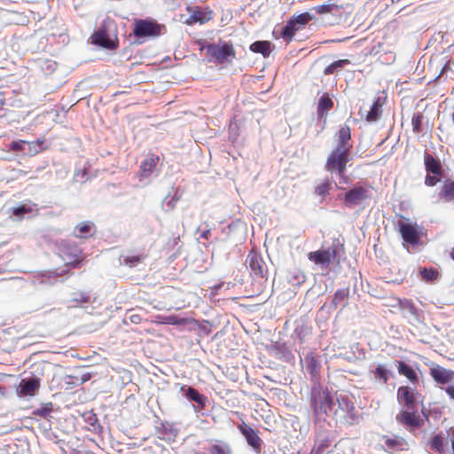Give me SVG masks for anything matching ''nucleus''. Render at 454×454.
<instances>
[{"instance_id": "26", "label": "nucleus", "mask_w": 454, "mask_h": 454, "mask_svg": "<svg viewBox=\"0 0 454 454\" xmlns=\"http://www.w3.org/2000/svg\"><path fill=\"white\" fill-rule=\"evenodd\" d=\"M184 395L189 400L195 402L200 410L205 409L207 403V397L200 394L196 388L192 387H187Z\"/></svg>"}, {"instance_id": "5", "label": "nucleus", "mask_w": 454, "mask_h": 454, "mask_svg": "<svg viewBox=\"0 0 454 454\" xmlns=\"http://www.w3.org/2000/svg\"><path fill=\"white\" fill-rule=\"evenodd\" d=\"M163 27L153 19L136 20L133 24V35L137 38L155 37L161 34Z\"/></svg>"}, {"instance_id": "32", "label": "nucleus", "mask_w": 454, "mask_h": 454, "mask_svg": "<svg viewBox=\"0 0 454 454\" xmlns=\"http://www.w3.org/2000/svg\"><path fill=\"white\" fill-rule=\"evenodd\" d=\"M441 199L445 201H451L454 200V181L451 179H446L441 186V192L439 193Z\"/></svg>"}, {"instance_id": "16", "label": "nucleus", "mask_w": 454, "mask_h": 454, "mask_svg": "<svg viewBox=\"0 0 454 454\" xmlns=\"http://www.w3.org/2000/svg\"><path fill=\"white\" fill-rule=\"evenodd\" d=\"M396 420L404 426L418 428L421 426L422 420L417 411L412 410L402 411L397 416Z\"/></svg>"}, {"instance_id": "34", "label": "nucleus", "mask_w": 454, "mask_h": 454, "mask_svg": "<svg viewBox=\"0 0 454 454\" xmlns=\"http://www.w3.org/2000/svg\"><path fill=\"white\" fill-rule=\"evenodd\" d=\"M44 142V138H38L35 141L27 142V145H28V153L30 155H35L45 151L47 147L43 145Z\"/></svg>"}, {"instance_id": "51", "label": "nucleus", "mask_w": 454, "mask_h": 454, "mask_svg": "<svg viewBox=\"0 0 454 454\" xmlns=\"http://www.w3.org/2000/svg\"><path fill=\"white\" fill-rule=\"evenodd\" d=\"M445 391L448 394V395L454 400V386H449L448 387H446Z\"/></svg>"}, {"instance_id": "10", "label": "nucleus", "mask_w": 454, "mask_h": 454, "mask_svg": "<svg viewBox=\"0 0 454 454\" xmlns=\"http://www.w3.org/2000/svg\"><path fill=\"white\" fill-rule=\"evenodd\" d=\"M337 247L335 246H332L327 249H319L309 253L308 258L317 265L328 267L332 261L337 257Z\"/></svg>"}, {"instance_id": "8", "label": "nucleus", "mask_w": 454, "mask_h": 454, "mask_svg": "<svg viewBox=\"0 0 454 454\" xmlns=\"http://www.w3.org/2000/svg\"><path fill=\"white\" fill-rule=\"evenodd\" d=\"M369 198V189L363 185L356 184L344 194L343 202L346 207H354Z\"/></svg>"}, {"instance_id": "43", "label": "nucleus", "mask_w": 454, "mask_h": 454, "mask_svg": "<svg viewBox=\"0 0 454 454\" xmlns=\"http://www.w3.org/2000/svg\"><path fill=\"white\" fill-rule=\"evenodd\" d=\"M438 275V270L434 268H423L420 270V276L426 281H434L437 278Z\"/></svg>"}, {"instance_id": "18", "label": "nucleus", "mask_w": 454, "mask_h": 454, "mask_svg": "<svg viewBox=\"0 0 454 454\" xmlns=\"http://www.w3.org/2000/svg\"><path fill=\"white\" fill-rule=\"evenodd\" d=\"M40 387V380L38 378H31L22 380L20 383V394L23 396H33Z\"/></svg>"}, {"instance_id": "47", "label": "nucleus", "mask_w": 454, "mask_h": 454, "mask_svg": "<svg viewBox=\"0 0 454 454\" xmlns=\"http://www.w3.org/2000/svg\"><path fill=\"white\" fill-rule=\"evenodd\" d=\"M442 176H436V175H430L427 173V175L425 177V184L427 186H434L441 181Z\"/></svg>"}, {"instance_id": "35", "label": "nucleus", "mask_w": 454, "mask_h": 454, "mask_svg": "<svg viewBox=\"0 0 454 454\" xmlns=\"http://www.w3.org/2000/svg\"><path fill=\"white\" fill-rule=\"evenodd\" d=\"M189 20H190L188 21V23H190V24L196 23V22L202 24V23L207 22L210 20V17L207 16V14L205 13L204 12H202L200 9L196 7L191 12Z\"/></svg>"}, {"instance_id": "46", "label": "nucleus", "mask_w": 454, "mask_h": 454, "mask_svg": "<svg viewBox=\"0 0 454 454\" xmlns=\"http://www.w3.org/2000/svg\"><path fill=\"white\" fill-rule=\"evenodd\" d=\"M90 301V296L87 293L80 292L77 294H74L73 301L76 304H82V303H88Z\"/></svg>"}, {"instance_id": "55", "label": "nucleus", "mask_w": 454, "mask_h": 454, "mask_svg": "<svg viewBox=\"0 0 454 454\" xmlns=\"http://www.w3.org/2000/svg\"><path fill=\"white\" fill-rule=\"evenodd\" d=\"M452 121H454V113L452 114Z\"/></svg>"}, {"instance_id": "52", "label": "nucleus", "mask_w": 454, "mask_h": 454, "mask_svg": "<svg viewBox=\"0 0 454 454\" xmlns=\"http://www.w3.org/2000/svg\"><path fill=\"white\" fill-rule=\"evenodd\" d=\"M186 321V319L174 320V317H168V323L180 325Z\"/></svg>"}, {"instance_id": "3", "label": "nucleus", "mask_w": 454, "mask_h": 454, "mask_svg": "<svg viewBox=\"0 0 454 454\" xmlns=\"http://www.w3.org/2000/svg\"><path fill=\"white\" fill-rule=\"evenodd\" d=\"M349 160V153L333 149L327 157L325 168L331 174L336 173L340 177V183L347 184L349 180L346 175V170Z\"/></svg>"}, {"instance_id": "7", "label": "nucleus", "mask_w": 454, "mask_h": 454, "mask_svg": "<svg viewBox=\"0 0 454 454\" xmlns=\"http://www.w3.org/2000/svg\"><path fill=\"white\" fill-rule=\"evenodd\" d=\"M398 231L403 241L416 245L419 243L420 236L416 223H412L409 219L402 217L397 223Z\"/></svg>"}, {"instance_id": "36", "label": "nucleus", "mask_w": 454, "mask_h": 454, "mask_svg": "<svg viewBox=\"0 0 454 454\" xmlns=\"http://www.w3.org/2000/svg\"><path fill=\"white\" fill-rule=\"evenodd\" d=\"M331 189L332 184L328 178H325L315 187V194L324 199L329 194Z\"/></svg>"}, {"instance_id": "54", "label": "nucleus", "mask_w": 454, "mask_h": 454, "mask_svg": "<svg viewBox=\"0 0 454 454\" xmlns=\"http://www.w3.org/2000/svg\"><path fill=\"white\" fill-rule=\"evenodd\" d=\"M179 240H180L179 236H177V237H174V238L172 239V240H169V241H168V244H170V242H172V247H174V246H176V245L178 243V241H179Z\"/></svg>"}, {"instance_id": "9", "label": "nucleus", "mask_w": 454, "mask_h": 454, "mask_svg": "<svg viewBox=\"0 0 454 454\" xmlns=\"http://www.w3.org/2000/svg\"><path fill=\"white\" fill-rule=\"evenodd\" d=\"M238 429L245 437L247 444L257 453H261L262 448V440L258 435V431L254 430L246 422L242 421L238 425Z\"/></svg>"}, {"instance_id": "40", "label": "nucleus", "mask_w": 454, "mask_h": 454, "mask_svg": "<svg viewBox=\"0 0 454 454\" xmlns=\"http://www.w3.org/2000/svg\"><path fill=\"white\" fill-rule=\"evenodd\" d=\"M312 20H314V16L309 12L301 13L292 19L297 26H301V29Z\"/></svg>"}, {"instance_id": "49", "label": "nucleus", "mask_w": 454, "mask_h": 454, "mask_svg": "<svg viewBox=\"0 0 454 454\" xmlns=\"http://www.w3.org/2000/svg\"><path fill=\"white\" fill-rule=\"evenodd\" d=\"M52 409L51 407H43L40 410H37L35 414L45 417L49 413H51Z\"/></svg>"}, {"instance_id": "41", "label": "nucleus", "mask_w": 454, "mask_h": 454, "mask_svg": "<svg viewBox=\"0 0 454 454\" xmlns=\"http://www.w3.org/2000/svg\"><path fill=\"white\" fill-rule=\"evenodd\" d=\"M398 307L402 309H408L411 313H416V307L411 300L394 298Z\"/></svg>"}, {"instance_id": "19", "label": "nucleus", "mask_w": 454, "mask_h": 454, "mask_svg": "<svg viewBox=\"0 0 454 454\" xmlns=\"http://www.w3.org/2000/svg\"><path fill=\"white\" fill-rule=\"evenodd\" d=\"M160 161V157L153 153H149L145 160L140 165V176L149 177Z\"/></svg>"}, {"instance_id": "4", "label": "nucleus", "mask_w": 454, "mask_h": 454, "mask_svg": "<svg viewBox=\"0 0 454 454\" xmlns=\"http://www.w3.org/2000/svg\"><path fill=\"white\" fill-rule=\"evenodd\" d=\"M59 254L66 266L74 269L80 268L86 258L81 247L74 242L66 240L60 242Z\"/></svg>"}, {"instance_id": "27", "label": "nucleus", "mask_w": 454, "mask_h": 454, "mask_svg": "<svg viewBox=\"0 0 454 454\" xmlns=\"http://www.w3.org/2000/svg\"><path fill=\"white\" fill-rule=\"evenodd\" d=\"M306 369L312 377L316 376L320 368V362L315 352H309L304 358Z\"/></svg>"}, {"instance_id": "28", "label": "nucleus", "mask_w": 454, "mask_h": 454, "mask_svg": "<svg viewBox=\"0 0 454 454\" xmlns=\"http://www.w3.org/2000/svg\"><path fill=\"white\" fill-rule=\"evenodd\" d=\"M121 258V264L129 268H133L142 263L145 260L146 254L131 253L122 255Z\"/></svg>"}, {"instance_id": "13", "label": "nucleus", "mask_w": 454, "mask_h": 454, "mask_svg": "<svg viewBox=\"0 0 454 454\" xmlns=\"http://www.w3.org/2000/svg\"><path fill=\"white\" fill-rule=\"evenodd\" d=\"M417 392L409 386H401L397 389V401L408 410H414L417 404Z\"/></svg>"}, {"instance_id": "42", "label": "nucleus", "mask_w": 454, "mask_h": 454, "mask_svg": "<svg viewBox=\"0 0 454 454\" xmlns=\"http://www.w3.org/2000/svg\"><path fill=\"white\" fill-rule=\"evenodd\" d=\"M348 291L345 289H339L337 290L333 297L332 303L336 308L338 305H340L342 301L348 299Z\"/></svg>"}, {"instance_id": "53", "label": "nucleus", "mask_w": 454, "mask_h": 454, "mask_svg": "<svg viewBox=\"0 0 454 454\" xmlns=\"http://www.w3.org/2000/svg\"><path fill=\"white\" fill-rule=\"evenodd\" d=\"M209 236H210V230L209 229H207L206 231H203L201 232V234H200V238L205 239H208Z\"/></svg>"}, {"instance_id": "24", "label": "nucleus", "mask_w": 454, "mask_h": 454, "mask_svg": "<svg viewBox=\"0 0 454 454\" xmlns=\"http://www.w3.org/2000/svg\"><path fill=\"white\" fill-rule=\"evenodd\" d=\"M274 49V45L270 41H256L249 46V50L254 53H260L264 58L270 55Z\"/></svg>"}, {"instance_id": "15", "label": "nucleus", "mask_w": 454, "mask_h": 454, "mask_svg": "<svg viewBox=\"0 0 454 454\" xmlns=\"http://www.w3.org/2000/svg\"><path fill=\"white\" fill-rule=\"evenodd\" d=\"M429 374L438 384H447L454 380V372L445 369L438 364L430 367Z\"/></svg>"}, {"instance_id": "50", "label": "nucleus", "mask_w": 454, "mask_h": 454, "mask_svg": "<svg viewBox=\"0 0 454 454\" xmlns=\"http://www.w3.org/2000/svg\"><path fill=\"white\" fill-rule=\"evenodd\" d=\"M129 321L132 324H140L142 321V317L139 314H132L129 316Z\"/></svg>"}, {"instance_id": "20", "label": "nucleus", "mask_w": 454, "mask_h": 454, "mask_svg": "<svg viewBox=\"0 0 454 454\" xmlns=\"http://www.w3.org/2000/svg\"><path fill=\"white\" fill-rule=\"evenodd\" d=\"M424 165L428 174L442 176V166L440 160L435 159L431 153H425Z\"/></svg>"}, {"instance_id": "45", "label": "nucleus", "mask_w": 454, "mask_h": 454, "mask_svg": "<svg viewBox=\"0 0 454 454\" xmlns=\"http://www.w3.org/2000/svg\"><path fill=\"white\" fill-rule=\"evenodd\" d=\"M423 115L421 113L414 114L411 118V125L414 132L419 133L421 130Z\"/></svg>"}, {"instance_id": "37", "label": "nucleus", "mask_w": 454, "mask_h": 454, "mask_svg": "<svg viewBox=\"0 0 454 454\" xmlns=\"http://www.w3.org/2000/svg\"><path fill=\"white\" fill-rule=\"evenodd\" d=\"M430 448L442 454L444 452V438L442 434H435L430 441Z\"/></svg>"}, {"instance_id": "6", "label": "nucleus", "mask_w": 454, "mask_h": 454, "mask_svg": "<svg viewBox=\"0 0 454 454\" xmlns=\"http://www.w3.org/2000/svg\"><path fill=\"white\" fill-rule=\"evenodd\" d=\"M337 403L338 410L335 411L336 416L340 412V417L349 425H353L358 421L356 407L348 395H338Z\"/></svg>"}, {"instance_id": "12", "label": "nucleus", "mask_w": 454, "mask_h": 454, "mask_svg": "<svg viewBox=\"0 0 454 454\" xmlns=\"http://www.w3.org/2000/svg\"><path fill=\"white\" fill-rule=\"evenodd\" d=\"M247 262L248 263L252 272L256 277H260L262 278L267 277L268 270L266 263L258 253L251 251L247 255Z\"/></svg>"}, {"instance_id": "30", "label": "nucleus", "mask_w": 454, "mask_h": 454, "mask_svg": "<svg viewBox=\"0 0 454 454\" xmlns=\"http://www.w3.org/2000/svg\"><path fill=\"white\" fill-rule=\"evenodd\" d=\"M331 443L332 440L327 435L317 438L309 454H325L330 448Z\"/></svg>"}, {"instance_id": "31", "label": "nucleus", "mask_w": 454, "mask_h": 454, "mask_svg": "<svg viewBox=\"0 0 454 454\" xmlns=\"http://www.w3.org/2000/svg\"><path fill=\"white\" fill-rule=\"evenodd\" d=\"M301 29V26H297L294 20H289L286 25L283 27L280 35L286 41L291 42L295 35L296 32Z\"/></svg>"}, {"instance_id": "23", "label": "nucleus", "mask_w": 454, "mask_h": 454, "mask_svg": "<svg viewBox=\"0 0 454 454\" xmlns=\"http://www.w3.org/2000/svg\"><path fill=\"white\" fill-rule=\"evenodd\" d=\"M397 371L400 375L406 377L411 384L419 383V376L417 372L406 363L403 361L396 362Z\"/></svg>"}, {"instance_id": "33", "label": "nucleus", "mask_w": 454, "mask_h": 454, "mask_svg": "<svg viewBox=\"0 0 454 454\" xmlns=\"http://www.w3.org/2000/svg\"><path fill=\"white\" fill-rule=\"evenodd\" d=\"M349 64H350V61L348 59L336 60L325 68L324 74H337L340 71H341L346 66H348Z\"/></svg>"}, {"instance_id": "38", "label": "nucleus", "mask_w": 454, "mask_h": 454, "mask_svg": "<svg viewBox=\"0 0 454 454\" xmlns=\"http://www.w3.org/2000/svg\"><path fill=\"white\" fill-rule=\"evenodd\" d=\"M209 454H234L231 447L227 443L213 444L209 448Z\"/></svg>"}, {"instance_id": "39", "label": "nucleus", "mask_w": 454, "mask_h": 454, "mask_svg": "<svg viewBox=\"0 0 454 454\" xmlns=\"http://www.w3.org/2000/svg\"><path fill=\"white\" fill-rule=\"evenodd\" d=\"M338 9H339V6L331 1L328 2L327 4L317 5V6L313 7V10L320 15L332 13L334 10H338Z\"/></svg>"}, {"instance_id": "29", "label": "nucleus", "mask_w": 454, "mask_h": 454, "mask_svg": "<svg viewBox=\"0 0 454 454\" xmlns=\"http://www.w3.org/2000/svg\"><path fill=\"white\" fill-rule=\"evenodd\" d=\"M372 373L376 381L384 385L387 384L391 375V372L384 364H378Z\"/></svg>"}, {"instance_id": "22", "label": "nucleus", "mask_w": 454, "mask_h": 454, "mask_svg": "<svg viewBox=\"0 0 454 454\" xmlns=\"http://www.w3.org/2000/svg\"><path fill=\"white\" fill-rule=\"evenodd\" d=\"M96 228L92 222H82L74 227V236L79 239H87L93 236Z\"/></svg>"}, {"instance_id": "44", "label": "nucleus", "mask_w": 454, "mask_h": 454, "mask_svg": "<svg viewBox=\"0 0 454 454\" xmlns=\"http://www.w3.org/2000/svg\"><path fill=\"white\" fill-rule=\"evenodd\" d=\"M32 208L27 205H21L17 207H13L12 209V213L13 215L17 216L19 219H22L24 215L31 213Z\"/></svg>"}, {"instance_id": "17", "label": "nucleus", "mask_w": 454, "mask_h": 454, "mask_svg": "<svg viewBox=\"0 0 454 454\" xmlns=\"http://www.w3.org/2000/svg\"><path fill=\"white\" fill-rule=\"evenodd\" d=\"M337 145L334 149L350 153L352 145L349 143L351 139L350 129L348 125L341 126L337 133Z\"/></svg>"}, {"instance_id": "21", "label": "nucleus", "mask_w": 454, "mask_h": 454, "mask_svg": "<svg viewBox=\"0 0 454 454\" xmlns=\"http://www.w3.org/2000/svg\"><path fill=\"white\" fill-rule=\"evenodd\" d=\"M386 98L378 97L372 106H371L370 111L367 113L365 116V120L369 122H374L380 119L382 114V106L385 104Z\"/></svg>"}, {"instance_id": "11", "label": "nucleus", "mask_w": 454, "mask_h": 454, "mask_svg": "<svg viewBox=\"0 0 454 454\" xmlns=\"http://www.w3.org/2000/svg\"><path fill=\"white\" fill-rule=\"evenodd\" d=\"M333 399L326 391H317L312 398V408L316 414H326L332 409Z\"/></svg>"}, {"instance_id": "48", "label": "nucleus", "mask_w": 454, "mask_h": 454, "mask_svg": "<svg viewBox=\"0 0 454 454\" xmlns=\"http://www.w3.org/2000/svg\"><path fill=\"white\" fill-rule=\"evenodd\" d=\"M25 145H27V141L25 140L12 141L9 145V149L16 153L22 152Z\"/></svg>"}, {"instance_id": "2", "label": "nucleus", "mask_w": 454, "mask_h": 454, "mask_svg": "<svg viewBox=\"0 0 454 454\" xmlns=\"http://www.w3.org/2000/svg\"><path fill=\"white\" fill-rule=\"evenodd\" d=\"M91 44L107 51H116L119 48V38L113 22L104 21L90 36Z\"/></svg>"}, {"instance_id": "25", "label": "nucleus", "mask_w": 454, "mask_h": 454, "mask_svg": "<svg viewBox=\"0 0 454 454\" xmlns=\"http://www.w3.org/2000/svg\"><path fill=\"white\" fill-rule=\"evenodd\" d=\"M333 107V101L328 94L321 96L317 104V116L319 119H325L328 112Z\"/></svg>"}, {"instance_id": "14", "label": "nucleus", "mask_w": 454, "mask_h": 454, "mask_svg": "<svg viewBox=\"0 0 454 454\" xmlns=\"http://www.w3.org/2000/svg\"><path fill=\"white\" fill-rule=\"evenodd\" d=\"M386 450L388 452L406 451L409 450L408 442L400 435H383Z\"/></svg>"}, {"instance_id": "1", "label": "nucleus", "mask_w": 454, "mask_h": 454, "mask_svg": "<svg viewBox=\"0 0 454 454\" xmlns=\"http://www.w3.org/2000/svg\"><path fill=\"white\" fill-rule=\"evenodd\" d=\"M209 61L218 65H229L236 59V51L231 41L219 39L217 43H207L200 48Z\"/></svg>"}]
</instances>
